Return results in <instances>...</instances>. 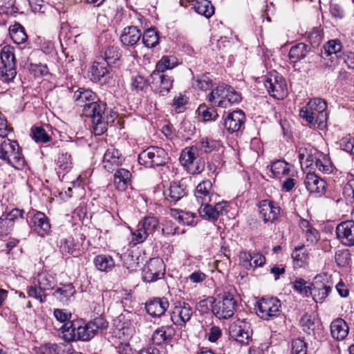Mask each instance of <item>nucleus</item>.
Listing matches in <instances>:
<instances>
[{"label": "nucleus", "instance_id": "473e14b6", "mask_svg": "<svg viewBox=\"0 0 354 354\" xmlns=\"http://www.w3.org/2000/svg\"><path fill=\"white\" fill-rule=\"evenodd\" d=\"M53 293V296L63 304H67L75 293V290L72 283L60 284Z\"/></svg>", "mask_w": 354, "mask_h": 354}, {"label": "nucleus", "instance_id": "4468645a", "mask_svg": "<svg viewBox=\"0 0 354 354\" xmlns=\"http://www.w3.org/2000/svg\"><path fill=\"white\" fill-rule=\"evenodd\" d=\"M174 80L164 73L152 72L150 86L153 92L160 95H166L173 86Z\"/></svg>", "mask_w": 354, "mask_h": 354}, {"label": "nucleus", "instance_id": "aec40b11", "mask_svg": "<svg viewBox=\"0 0 354 354\" xmlns=\"http://www.w3.org/2000/svg\"><path fill=\"white\" fill-rule=\"evenodd\" d=\"M123 158L119 151L113 147L108 148L104 154L102 167L109 172H113L122 165Z\"/></svg>", "mask_w": 354, "mask_h": 354}, {"label": "nucleus", "instance_id": "f8f14e48", "mask_svg": "<svg viewBox=\"0 0 354 354\" xmlns=\"http://www.w3.org/2000/svg\"><path fill=\"white\" fill-rule=\"evenodd\" d=\"M230 335L241 345H248L252 340V330L248 322L237 321L230 326Z\"/></svg>", "mask_w": 354, "mask_h": 354}, {"label": "nucleus", "instance_id": "f03ea898", "mask_svg": "<svg viewBox=\"0 0 354 354\" xmlns=\"http://www.w3.org/2000/svg\"><path fill=\"white\" fill-rule=\"evenodd\" d=\"M326 102L321 98L310 100L299 111V116L305 120L310 127L317 125L320 129L326 126L328 114Z\"/></svg>", "mask_w": 354, "mask_h": 354}, {"label": "nucleus", "instance_id": "dca6fc26", "mask_svg": "<svg viewBox=\"0 0 354 354\" xmlns=\"http://www.w3.org/2000/svg\"><path fill=\"white\" fill-rule=\"evenodd\" d=\"M24 214V209L15 208L9 213L3 214L0 216V239L11 232L15 221L18 218H23Z\"/></svg>", "mask_w": 354, "mask_h": 354}, {"label": "nucleus", "instance_id": "bf43d9fd", "mask_svg": "<svg viewBox=\"0 0 354 354\" xmlns=\"http://www.w3.org/2000/svg\"><path fill=\"white\" fill-rule=\"evenodd\" d=\"M131 89L136 92L143 91L147 86V81L141 75H136L131 79Z\"/></svg>", "mask_w": 354, "mask_h": 354}, {"label": "nucleus", "instance_id": "412c9836", "mask_svg": "<svg viewBox=\"0 0 354 354\" xmlns=\"http://www.w3.org/2000/svg\"><path fill=\"white\" fill-rule=\"evenodd\" d=\"M169 303L166 297H153L145 304V308L151 317H160L163 315L169 308Z\"/></svg>", "mask_w": 354, "mask_h": 354}, {"label": "nucleus", "instance_id": "4d7b16f0", "mask_svg": "<svg viewBox=\"0 0 354 354\" xmlns=\"http://www.w3.org/2000/svg\"><path fill=\"white\" fill-rule=\"evenodd\" d=\"M335 259L338 266L345 267L351 261V254L347 250H338L335 252Z\"/></svg>", "mask_w": 354, "mask_h": 354}, {"label": "nucleus", "instance_id": "cd10ccee", "mask_svg": "<svg viewBox=\"0 0 354 354\" xmlns=\"http://www.w3.org/2000/svg\"><path fill=\"white\" fill-rule=\"evenodd\" d=\"M111 69V66L107 64V62H104L103 58L98 57L95 60L90 69L91 74L92 80L95 82H99L102 78L106 77Z\"/></svg>", "mask_w": 354, "mask_h": 354}, {"label": "nucleus", "instance_id": "c9c22d12", "mask_svg": "<svg viewBox=\"0 0 354 354\" xmlns=\"http://www.w3.org/2000/svg\"><path fill=\"white\" fill-rule=\"evenodd\" d=\"M9 35L13 42L17 44H24L28 39L24 28L19 23L9 27Z\"/></svg>", "mask_w": 354, "mask_h": 354}, {"label": "nucleus", "instance_id": "13d9d810", "mask_svg": "<svg viewBox=\"0 0 354 354\" xmlns=\"http://www.w3.org/2000/svg\"><path fill=\"white\" fill-rule=\"evenodd\" d=\"M194 86L201 91H207L212 86V80L207 75L198 77L194 83Z\"/></svg>", "mask_w": 354, "mask_h": 354}, {"label": "nucleus", "instance_id": "f3484780", "mask_svg": "<svg viewBox=\"0 0 354 354\" xmlns=\"http://www.w3.org/2000/svg\"><path fill=\"white\" fill-rule=\"evenodd\" d=\"M192 313V308L189 304L178 301L172 310L171 319L174 324L182 326L191 319Z\"/></svg>", "mask_w": 354, "mask_h": 354}, {"label": "nucleus", "instance_id": "1a4fd4ad", "mask_svg": "<svg viewBox=\"0 0 354 354\" xmlns=\"http://www.w3.org/2000/svg\"><path fill=\"white\" fill-rule=\"evenodd\" d=\"M160 228L159 221L155 216H145L131 232L132 242L134 245L143 243L149 235H153Z\"/></svg>", "mask_w": 354, "mask_h": 354}, {"label": "nucleus", "instance_id": "774afa93", "mask_svg": "<svg viewBox=\"0 0 354 354\" xmlns=\"http://www.w3.org/2000/svg\"><path fill=\"white\" fill-rule=\"evenodd\" d=\"M30 70L35 76H44L48 73V68L46 64H30Z\"/></svg>", "mask_w": 354, "mask_h": 354}, {"label": "nucleus", "instance_id": "a18cd8bd", "mask_svg": "<svg viewBox=\"0 0 354 354\" xmlns=\"http://www.w3.org/2000/svg\"><path fill=\"white\" fill-rule=\"evenodd\" d=\"M197 147L185 148L182 151L180 156V162L182 165L189 167L194 163L196 159Z\"/></svg>", "mask_w": 354, "mask_h": 354}, {"label": "nucleus", "instance_id": "7c9ffc66", "mask_svg": "<svg viewBox=\"0 0 354 354\" xmlns=\"http://www.w3.org/2000/svg\"><path fill=\"white\" fill-rule=\"evenodd\" d=\"M80 246L81 244L78 241H75L72 236L62 239L59 242V250L63 255L77 256L80 251Z\"/></svg>", "mask_w": 354, "mask_h": 354}, {"label": "nucleus", "instance_id": "6ab92c4d", "mask_svg": "<svg viewBox=\"0 0 354 354\" xmlns=\"http://www.w3.org/2000/svg\"><path fill=\"white\" fill-rule=\"evenodd\" d=\"M338 240L344 245H354V221H346L340 223L336 227Z\"/></svg>", "mask_w": 354, "mask_h": 354}, {"label": "nucleus", "instance_id": "6e6552de", "mask_svg": "<svg viewBox=\"0 0 354 354\" xmlns=\"http://www.w3.org/2000/svg\"><path fill=\"white\" fill-rule=\"evenodd\" d=\"M263 82L269 95L274 98L282 100L286 96V82L277 71L270 72L264 76Z\"/></svg>", "mask_w": 354, "mask_h": 354}, {"label": "nucleus", "instance_id": "338daca9", "mask_svg": "<svg viewBox=\"0 0 354 354\" xmlns=\"http://www.w3.org/2000/svg\"><path fill=\"white\" fill-rule=\"evenodd\" d=\"M343 195L348 200L354 201V178L349 180L344 185L343 189Z\"/></svg>", "mask_w": 354, "mask_h": 354}, {"label": "nucleus", "instance_id": "9d476101", "mask_svg": "<svg viewBox=\"0 0 354 354\" xmlns=\"http://www.w3.org/2000/svg\"><path fill=\"white\" fill-rule=\"evenodd\" d=\"M54 278L46 273L39 274L37 283L28 288L27 293L28 297L39 300L41 303L46 301V290H52L55 286Z\"/></svg>", "mask_w": 354, "mask_h": 354}, {"label": "nucleus", "instance_id": "c756f323", "mask_svg": "<svg viewBox=\"0 0 354 354\" xmlns=\"http://www.w3.org/2000/svg\"><path fill=\"white\" fill-rule=\"evenodd\" d=\"M330 333L332 337L337 341L344 339L348 333L346 322L342 318L333 321L330 324Z\"/></svg>", "mask_w": 354, "mask_h": 354}, {"label": "nucleus", "instance_id": "680f3d73", "mask_svg": "<svg viewBox=\"0 0 354 354\" xmlns=\"http://www.w3.org/2000/svg\"><path fill=\"white\" fill-rule=\"evenodd\" d=\"M308 38L312 45L318 46L322 40V31L319 28H314L308 34Z\"/></svg>", "mask_w": 354, "mask_h": 354}, {"label": "nucleus", "instance_id": "c85d7f7f", "mask_svg": "<svg viewBox=\"0 0 354 354\" xmlns=\"http://www.w3.org/2000/svg\"><path fill=\"white\" fill-rule=\"evenodd\" d=\"M187 194L185 186L179 182H173L169 187L164 192L166 200L174 204Z\"/></svg>", "mask_w": 354, "mask_h": 354}, {"label": "nucleus", "instance_id": "7ed1b4c3", "mask_svg": "<svg viewBox=\"0 0 354 354\" xmlns=\"http://www.w3.org/2000/svg\"><path fill=\"white\" fill-rule=\"evenodd\" d=\"M0 159L17 169L25 165L18 142L8 138H1L0 140Z\"/></svg>", "mask_w": 354, "mask_h": 354}, {"label": "nucleus", "instance_id": "3c124183", "mask_svg": "<svg viewBox=\"0 0 354 354\" xmlns=\"http://www.w3.org/2000/svg\"><path fill=\"white\" fill-rule=\"evenodd\" d=\"M104 62H107L110 66L116 63L120 58V53L118 47L111 46H109L104 53V57H102Z\"/></svg>", "mask_w": 354, "mask_h": 354}, {"label": "nucleus", "instance_id": "c03bdc74", "mask_svg": "<svg viewBox=\"0 0 354 354\" xmlns=\"http://www.w3.org/2000/svg\"><path fill=\"white\" fill-rule=\"evenodd\" d=\"M221 147V141L208 137L201 138L199 142V149L206 153L218 150Z\"/></svg>", "mask_w": 354, "mask_h": 354}, {"label": "nucleus", "instance_id": "5701e85b", "mask_svg": "<svg viewBox=\"0 0 354 354\" xmlns=\"http://www.w3.org/2000/svg\"><path fill=\"white\" fill-rule=\"evenodd\" d=\"M213 193L212 182L209 180H205L196 186L194 196L202 207L204 204L211 202Z\"/></svg>", "mask_w": 354, "mask_h": 354}, {"label": "nucleus", "instance_id": "ddd939ff", "mask_svg": "<svg viewBox=\"0 0 354 354\" xmlns=\"http://www.w3.org/2000/svg\"><path fill=\"white\" fill-rule=\"evenodd\" d=\"M165 274V264L159 258H153L149 260L142 270V279L144 281L153 282Z\"/></svg>", "mask_w": 354, "mask_h": 354}, {"label": "nucleus", "instance_id": "b1692460", "mask_svg": "<svg viewBox=\"0 0 354 354\" xmlns=\"http://www.w3.org/2000/svg\"><path fill=\"white\" fill-rule=\"evenodd\" d=\"M176 334L175 328L171 325L158 327L152 335V342L156 345L169 343Z\"/></svg>", "mask_w": 354, "mask_h": 354}, {"label": "nucleus", "instance_id": "09e8293b", "mask_svg": "<svg viewBox=\"0 0 354 354\" xmlns=\"http://www.w3.org/2000/svg\"><path fill=\"white\" fill-rule=\"evenodd\" d=\"M331 288L329 286L322 285L321 286H315L311 294L315 302L322 303L328 296Z\"/></svg>", "mask_w": 354, "mask_h": 354}, {"label": "nucleus", "instance_id": "bb28decb", "mask_svg": "<svg viewBox=\"0 0 354 354\" xmlns=\"http://www.w3.org/2000/svg\"><path fill=\"white\" fill-rule=\"evenodd\" d=\"M141 37L140 30L136 26H130L124 28L120 39L122 45L133 46L137 44Z\"/></svg>", "mask_w": 354, "mask_h": 354}, {"label": "nucleus", "instance_id": "5fc2aeb1", "mask_svg": "<svg viewBox=\"0 0 354 354\" xmlns=\"http://www.w3.org/2000/svg\"><path fill=\"white\" fill-rule=\"evenodd\" d=\"M32 138L37 142L46 143L50 141V137L42 127L32 128Z\"/></svg>", "mask_w": 354, "mask_h": 354}, {"label": "nucleus", "instance_id": "58836bf2", "mask_svg": "<svg viewBox=\"0 0 354 354\" xmlns=\"http://www.w3.org/2000/svg\"><path fill=\"white\" fill-rule=\"evenodd\" d=\"M78 322H67L61 327L62 337L64 340L71 342L77 340Z\"/></svg>", "mask_w": 354, "mask_h": 354}, {"label": "nucleus", "instance_id": "de8ad7c7", "mask_svg": "<svg viewBox=\"0 0 354 354\" xmlns=\"http://www.w3.org/2000/svg\"><path fill=\"white\" fill-rule=\"evenodd\" d=\"M88 323L96 335L106 330L109 326V322L102 315L93 318Z\"/></svg>", "mask_w": 354, "mask_h": 354}, {"label": "nucleus", "instance_id": "8fccbe9b", "mask_svg": "<svg viewBox=\"0 0 354 354\" xmlns=\"http://www.w3.org/2000/svg\"><path fill=\"white\" fill-rule=\"evenodd\" d=\"M121 259L123 265L129 270H136L138 267V257H135L131 250H128L126 253L121 255Z\"/></svg>", "mask_w": 354, "mask_h": 354}, {"label": "nucleus", "instance_id": "9b49d317", "mask_svg": "<svg viewBox=\"0 0 354 354\" xmlns=\"http://www.w3.org/2000/svg\"><path fill=\"white\" fill-rule=\"evenodd\" d=\"M281 301L277 297H262L257 303V314L265 320H269L280 314Z\"/></svg>", "mask_w": 354, "mask_h": 354}, {"label": "nucleus", "instance_id": "72a5a7b5", "mask_svg": "<svg viewBox=\"0 0 354 354\" xmlns=\"http://www.w3.org/2000/svg\"><path fill=\"white\" fill-rule=\"evenodd\" d=\"M310 50V48L307 44L299 43L291 47L288 56L291 62L297 63L305 58Z\"/></svg>", "mask_w": 354, "mask_h": 354}, {"label": "nucleus", "instance_id": "4be33fe9", "mask_svg": "<svg viewBox=\"0 0 354 354\" xmlns=\"http://www.w3.org/2000/svg\"><path fill=\"white\" fill-rule=\"evenodd\" d=\"M245 120L244 112L241 109L236 110L227 114L224 120V127L230 133L236 132L243 126Z\"/></svg>", "mask_w": 354, "mask_h": 354}, {"label": "nucleus", "instance_id": "052dcab7", "mask_svg": "<svg viewBox=\"0 0 354 354\" xmlns=\"http://www.w3.org/2000/svg\"><path fill=\"white\" fill-rule=\"evenodd\" d=\"M292 354H307L306 343L301 339H296L292 342Z\"/></svg>", "mask_w": 354, "mask_h": 354}, {"label": "nucleus", "instance_id": "20e7f679", "mask_svg": "<svg viewBox=\"0 0 354 354\" xmlns=\"http://www.w3.org/2000/svg\"><path fill=\"white\" fill-rule=\"evenodd\" d=\"M207 99L214 105L227 108L241 100L239 93L233 87L227 85H219L207 95Z\"/></svg>", "mask_w": 354, "mask_h": 354}, {"label": "nucleus", "instance_id": "f704fd0d", "mask_svg": "<svg viewBox=\"0 0 354 354\" xmlns=\"http://www.w3.org/2000/svg\"><path fill=\"white\" fill-rule=\"evenodd\" d=\"M294 268H299L308 264V256L304 245L297 246L292 252Z\"/></svg>", "mask_w": 354, "mask_h": 354}, {"label": "nucleus", "instance_id": "a19ab883", "mask_svg": "<svg viewBox=\"0 0 354 354\" xmlns=\"http://www.w3.org/2000/svg\"><path fill=\"white\" fill-rule=\"evenodd\" d=\"M342 45L339 39H331L327 41L324 46V52L322 53V57L326 59V57H335L338 56L337 54L341 52Z\"/></svg>", "mask_w": 354, "mask_h": 354}, {"label": "nucleus", "instance_id": "423d86ee", "mask_svg": "<svg viewBox=\"0 0 354 354\" xmlns=\"http://www.w3.org/2000/svg\"><path fill=\"white\" fill-rule=\"evenodd\" d=\"M167 151L158 147H149L138 156V162L146 167L165 166L169 160Z\"/></svg>", "mask_w": 354, "mask_h": 354}, {"label": "nucleus", "instance_id": "79ce46f5", "mask_svg": "<svg viewBox=\"0 0 354 354\" xmlns=\"http://www.w3.org/2000/svg\"><path fill=\"white\" fill-rule=\"evenodd\" d=\"M194 8L197 13L207 18H209L214 12V8L208 0H197Z\"/></svg>", "mask_w": 354, "mask_h": 354}, {"label": "nucleus", "instance_id": "a211bd4d", "mask_svg": "<svg viewBox=\"0 0 354 354\" xmlns=\"http://www.w3.org/2000/svg\"><path fill=\"white\" fill-rule=\"evenodd\" d=\"M306 160L310 162V166L315 163L316 168L324 174H330L333 171L332 162L328 156L317 149L314 150V153L308 155Z\"/></svg>", "mask_w": 354, "mask_h": 354}, {"label": "nucleus", "instance_id": "49530a36", "mask_svg": "<svg viewBox=\"0 0 354 354\" xmlns=\"http://www.w3.org/2000/svg\"><path fill=\"white\" fill-rule=\"evenodd\" d=\"M270 171L275 177L281 178V176H288L290 169L286 162L279 160L272 162Z\"/></svg>", "mask_w": 354, "mask_h": 354}, {"label": "nucleus", "instance_id": "69168bd1", "mask_svg": "<svg viewBox=\"0 0 354 354\" xmlns=\"http://www.w3.org/2000/svg\"><path fill=\"white\" fill-rule=\"evenodd\" d=\"M341 148L346 152L354 154V138L346 136L342 139Z\"/></svg>", "mask_w": 354, "mask_h": 354}, {"label": "nucleus", "instance_id": "e2e57ef3", "mask_svg": "<svg viewBox=\"0 0 354 354\" xmlns=\"http://www.w3.org/2000/svg\"><path fill=\"white\" fill-rule=\"evenodd\" d=\"M203 206H204L203 209L200 211L202 216L212 220H216L218 218V213L216 212L214 206L210 205L209 203L204 204Z\"/></svg>", "mask_w": 354, "mask_h": 354}, {"label": "nucleus", "instance_id": "0e129e2a", "mask_svg": "<svg viewBox=\"0 0 354 354\" xmlns=\"http://www.w3.org/2000/svg\"><path fill=\"white\" fill-rule=\"evenodd\" d=\"M179 216H180L179 223L187 225H195L196 224V215L194 213L183 211Z\"/></svg>", "mask_w": 354, "mask_h": 354}, {"label": "nucleus", "instance_id": "6e6d98bb", "mask_svg": "<svg viewBox=\"0 0 354 354\" xmlns=\"http://www.w3.org/2000/svg\"><path fill=\"white\" fill-rule=\"evenodd\" d=\"M197 111L206 122L215 120L218 117L216 111L213 108H208L205 105H200Z\"/></svg>", "mask_w": 354, "mask_h": 354}, {"label": "nucleus", "instance_id": "864d4df0", "mask_svg": "<svg viewBox=\"0 0 354 354\" xmlns=\"http://www.w3.org/2000/svg\"><path fill=\"white\" fill-rule=\"evenodd\" d=\"M315 316L308 313H305L300 319L302 330L308 335H310L315 329Z\"/></svg>", "mask_w": 354, "mask_h": 354}, {"label": "nucleus", "instance_id": "2eb2a0df", "mask_svg": "<svg viewBox=\"0 0 354 354\" xmlns=\"http://www.w3.org/2000/svg\"><path fill=\"white\" fill-rule=\"evenodd\" d=\"M259 214L264 223L277 221L281 214V207L273 201L263 200L259 205Z\"/></svg>", "mask_w": 354, "mask_h": 354}, {"label": "nucleus", "instance_id": "0eeeda50", "mask_svg": "<svg viewBox=\"0 0 354 354\" xmlns=\"http://www.w3.org/2000/svg\"><path fill=\"white\" fill-rule=\"evenodd\" d=\"M0 78L4 82H10L17 75L13 48L10 46H3L0 53Z\"/></svg>", "mask_w": 354, "mask_h": 354}, {"label": "nucleus", "instance_id": "603ef678", "mask_svg": "<svg viewBox=\"0 0 354 354\" xmlns=\"http://www.w3.org/2000/svg\"><path fill=\"white\" fill-rule=\"evenodd\" d=\"M77 330V340L89 341L95 335H96L88 323L84 324V326H81L78 324Z\"/></svg>", "mask_w": 354, "mask_h": 354}, {"label": "nucleus", "instance_id": "4c0bfd02", "mask_svg": "<svg viewBox=\"0 0 354 354\" xmlns=\"http://www.w3.org/2000/svg\"><path fill=\"white\" fill-rule=\"evenodd\" d=\"M94 264L98 270L108 272L114 267L115 261L109 255L100 254L95 257Z\"/></svg>", "mask_w": 354, "mask_h": 354}, {"label": "nucleus", "instance_id": "e433bc0d", "mask_svg": "<svg viewBox=\"0 0 354 354\" xmlns=\"http://www.w3.org/2000/svg\"><path fill=\"white\" fill-rule=\"evenodd\" d=\"M178 65V59L172 55H165L156 63V68L153 72L164 73L167 70L174 68Z\"/></svg>", "mask_w": 354, "mask_h": 354}, {"label": "nucleus", "instance_id": "f257e3e1", "mask_svg": "<svg viewBox=\"0 0 354 354\" xmlns=\"http://www.w3.org/2000/svg\"><path fill=\"white\" fill-rule=\"evenodd\" d=\"M73 99L78 106L83 107V115L92 118L95 135L100 136L106 131L109 124L117 117L116 112L108 109L106 104L97 99L91 90L78 89L74 93Z\"/></svg>", "mask_w": 354, "mask_h": 354}, {"label": "nucleus", "instance_id": "ea45409f", "mask_svg": "<svg viewBox=\"0 0 354 354\" xmlns=\"http://www.w3.org/2000/svg\"><path fill=\"white\" fill-rule=\"evenodd\" d=\"M57 169L68 172L73 167V159L71 154L67 151L60 152L55 160Z\"/></svg>", "mask_w": 354, "mask_h": 354}, {"label": "nucleus", "instance_id": "393cba45", "mask_svg": "<svg viewBox=\"0 0 354 354\" xmlns=\"http://www.w3.org/2000/svg\"><path fill=\"white\" fill-rule=\"evenodd\" d=\"M306 189L311 194L322 195L326 189V182L315 173H308L304 180Z\"/></svg>", "mask_w": 354, "mask_h": 354}, {"label": "nucleus", "instance_id": "a878e982", "mask_svg": "<svg viewBox=\"0 0 354 354\" xmlns=\"http://www.w3.org/2000/svg\"><path fill=\"white\" fill-rule=\"evenodd\" d=\"M31 221L34 230L36 231L40 236L44 237L49 234L50 231V224L48 218L44 213L37 212L33 216Z\"/></svg>", "mask_w": 354, "mask_h": 354}, {"label": "nucleus", "instance_id": "37998d69", "mask_svg": "<svg viewBox=\"0 0 354 354\" xmlns=\"http://www.w3.org/2000/svg\"><path fill=\"white\" fill-rule=\"evenodd\" d=\"M142 39L147 48H153L159 43V36L154 28L147 29L142 35Z\"/></svg>", "mask_w": 354, "mask_h": 354}, {"label": "nucleus", "instance_id": "39448f33", "mask_svg": "<svg viewBox=\"0 0 354 354\" xmlns=\"http://www.w3.org/2000/svg\"><path fill=\"white\" fill-rule=\"evenodd\" d=\"M237 307L234 295L230 292H223L218 296L212 305V313L219 319L232 317Z\"/></svg>", "mask_w": 354, "mask_h": 354}, {"label": "nucleus", "instance_id": "2f4dec72", "mask_svg": "<svg viewBox=\"0 0 354 354\" xmlns=\"http://www.w3.org/2000/svg\"><path fill=\"white\" fill-rule=\"evenodd\" d=\"M131 177L129 170L123 168L116 169L113 179L115 188L119 191H124L130 184Z\"/></svg>", "mask_w": 354, "mask_h": 354}]
</instances>
